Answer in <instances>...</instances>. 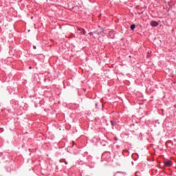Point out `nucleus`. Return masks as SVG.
I'll return each mask as SVG.
<instances>
[{"label": "nucleus", "mask_w": 176, "mask_h": 176, "mask_svg": "<svg viewBox=\"0 0 176 176\" xmlns=\"http://www.w3.org/2000/svg\"><path fill=\"white\" fill-rule=\"evenodd\" d=\"M34 50H36V46H33Z\"/></svg>", "instance_id": "10"}, {"label": "nucleus", "mask_w": 176, "mask_h": 176, "mask_svg": "<svg viewBox=\"0 0 176 176\" xmlns=\"http://www.w3.org/2000/svg\"><path fill=\"white\" fill-rule=\"evenodd\" d=\"M164 164L166 167H170L171 165H173V163H172L171 161H170V160H166V161H164Z\"/></svg>", "instance_id": "1"}, {"label": "nucleus", "mask_w": 176, "mask_h": 176, "mask_svg": "<svg viewBox=\"0 0 176 176\" xmlns=\"http://www.w3.org/2000/svg\"><path fill=\"white\" fill-rule=\"evenodd\" d=\"M81 34H82V35H85V34H86V31H85V29H82V31L81 32Z\"/></svg>", "instance_id": "5"}, {"label": "nucleus", "mask_w": 176, "mask_h": 176, "mask_svg": "<svg viewBox=\"0 0 176 176\" xmlns=\"http://www.w3.org/2000/svg\"><path fill=\"white\" fill-rule=\"evenodd\" d=\"M77 29H78V31H82V30H84V29H82V28H80L79 27H77Z\"/></svg>", "instance_id": "6"}, {"label": "nucleus", "mask_w": 176, "mask_h": 176, "mask_svg": "<svg viewBox=\"0 0 176 176\" xmlns=\"http://www.w3.org/2000/svg\"><path fill=\"white\" fill-rule=\"evenodd\" d=\"M158 25H159V23H157V21H152L151 22V25L153 27H157Z\"/></svg>", "instance_id": "2"}, {"label": "nucleus", "mask_w": 176, "mask_h": 176, "mask_svg": "<svg viewBox=\"0 0 176 176\" xmlns=\"http://www.w3.org/2000/svg\"><path fill=\"white\" fill-rule=\"evenodd\" d=\"M115 140H116V141H117L118 140L117 138H115Z\"/></svg>", "instance_id": "11"}, {"label": "nucleus", "mask_w": 176, "mask_h": 176, "mask_svg": "<svg viewBox=\"0 0 176 176\" xmlns=\"http://www.w3.org/2000/svg\"><path fill=\"white\" fill-rule=\"evenodd\" d=\"M60 162L65 163V162H66V161H65V160H60Z\"/></svg>", "instance_id": "7"}, {"label": "nucleus", "mask_w": 176, "mask_h": 176, "mask_svg": "<svg viewBox=\"0 0 176 176\" xmlns=\"http://www.w3.org/2000/svg\"><path fill=\"white\" fill-rule=\"evenodd\" d=\"M30 69H32V67H30Z\"/></svg>", "instance_id": "12"}, {"label": "nucleus", "mask_w": 176, "mask_h": 176, "mask_svg": "<svg viewBox=\"0 0 176 176\" xmlns=\"http://www.w3.org/2000/svg\"><path fill=\"white\" fill-rule=\"evenodd\" d=\"M135 28H136L135 25H131V30H134V29H135Z\"/></svg>", "instance_id": "3"}, {"label": "nucleus", "mask_w": 176, "mask_h": 176, "mask_svg": "<svg viewBox=\"0 0 176 176\" xmlns=\"http://www.w3.org/2000/svg\"><path fill=\"white\" fill-rule=\"evenodd\" d=\"M111 124L113 126H116L117 125V122L111 121Z\"/></svg>", "instance_id": "4"}, {"label": "nucleus", "mask_w": 176, "mask_h": 176, "mask_svg": "<svg viewBox=\"0 0 176 176\" xmlns=\"http://www.w3.org/2000/svg\"><path fill=\"white\" fill-rule=\"evenodd\" d=\"M93 34H94V33H92V32H89V35H91H91H93Z\"/></svg>", "instance_id": "8"}, {"label": "nucleus", "mask_w": 176, "mask_h": 176, "mask_svg": "<svg viewBox=\"0 0 176 176\" xmlns=\"http://www.w3.org/2000/svg\"><path fill=\"white\" fill-rule=\"evenodd\" d=\"M65 164L68 165V162H65Z\"/></svg>", "instance_id": "9"}]
</instances>
